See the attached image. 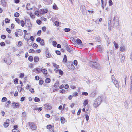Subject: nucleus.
<instances>
[{
  "label": "nucleus",
  "instance_id": "nucleus-31",
  "mask_svg": "<svg viewBox=\"0 0 132 132\" xmlns=\"http://www.w3.org/2000/svg\"><path fill=\"white\" fill-rule=\"evenodd\" d=\"M95 93L94 92H93L90 94V96L91 97H94L95 96Z\"/></svg>",
  "mask_w": 132,
  "mask_h": 132
},
{
  "label": "nucleus",
  "instance_id": "nucleus-4",
  "mask_svg": "<svg viewBox=\"0 0 132 132\" xmlns=\"http://www.w3.org/2000/svg\"><path fill=\"white\" fill-rule=\"evenodd\" d=\"M44 106V108L46 109H50L52 108L51 106L48 103L45 104Z\"/></svg>",
  "mask_w": 132,
  "mask_h": 132
},
{
  "label": "nucleus",
  "instance_id": "nucleus-18",
  "mask_svg": "<svg viewBox=\"0 0 132 132\" xmlns=\"http://www.w3.org/2000/svg\"><path fill=\"white\" fill-rule=\"evenodd\" d=\"M1 2H2V5L4 7L6 6V2L5 0H2Z\"/></svg>",
  "mask_w": 132,
  "mask_h": 132
},
{
  "label": "nucleus",
  "instance_id": "nucleus-5",
  "mask_svg": "<svg viewBox=\"0 0 132 132\" xmlns=\"http://www.w3.org/2000/svg\"><path fill=\"white\" fill-rule=\"evenodd\" d=\"M41 69L39 68H36L33 70V71L36 73H39L41 71Z\"/></svg>",
  "mask_w": 132,
  "mask_h": 132
},
{
  "label": "nucleus",
  "instance_id": "nucleus-51",
  "mask_svg": "<svg viewBox=\"0 0 132 132\" xmlns=\"http://www.w3.org/2000/svg\"><path fill=\"white\" fill-rule=\"evenodd\" d=\"M63 60L65 62H66L67 60V58L66 56L65 55H64V57L63 58Z\"/></svg>",
  "mask_w": 132,
  "mask_h": 132
},
{
  "label": "nucleus",
  "instance_id": "nucleus-52",
  "mask_svg": "<svg viewBox=\"0 0 132 132\" xmlns=\"http://www.w3.org/2000/svg\"><path fill=\"white\" fill-rule=\"evenodd\" d=\"M109 5L111 6L113 4L111 0H110L109 1Z\"/></svg>",
  "mask_w": 132,
  "mask_h": 132
},
{
  "label": "nucleus",
  "instance_id": "nucleus-39",
  "mask_svg": "<svg viewBox=\"0 0 132 132\" xmlns=\"http://www.w3.org/2000/svg\"><path fill=\"white\" fill-rule=\"evenodd\" d=\"M38 47V45L35 43H34L33 45V47L34 48H36Z\"/></svg>",
  "mask_w": 132,
  "mask_h": 132
},
{
  "label": "nucleus",
  "instance_id": "nucleus-17",
  "mask_svg": "<svg viewBox=\"0 0 132 132\" xmlns=\"http://www.w3.org/2000/svg\"><path fill=\"white\" fill-rule=\"evenodd\" d=\"M48 11L47 9H44L41 10V13L42 14H44L45 13H47Z\"/></svg>",
  "mask_w": 132,
  "mask_h": 132
},
{
  "label": "nucleus",
  "instance_id": "nucleus-38",
  "mask_svg": "<svg viewBox=\"0 0 132 132\" xmlns=\"http://www.w3.org/2000/svg\"><path fill=\"white\" fill-rule=\"evenodd\" d=\"M27 26L28 27H30L32 26L30 22H29L27 23Z\"/></svg>",
  "mask_w": 132,
  "mask_h": 132
},
{
  "label": "nucleus",
  "instance_id": "nucleus-47",
  "mask_svg": "<svg viewBox=\"0 0 132 132\" xmlns=\"http://www.w3.org/2000/svg\"><path fill=\"white\" fill-rule=\"evenodd\" d=\"M24 76V74L23 73H22L20 75V77L21 78H23Z\"/></svg>",
  "mask_w": 132,
  "mask_h": 132
},
{
  "label": "nucleus",
  "instance_id": "nucleus-53",
  "mask_svg": "<svg viewBox=\"0 0 132 132\" xmlns=\"http://www.w3.org/2000/svg\"><path fill=\"white\" fill-rule=\"evenodd\" d=\"M12 131L13 132H20V131L18 129H13Z\"/></svg>",
  "mask_w": 132,
  "mask_h": 132
},
{
  "label": "nucleus",
  "instance_id": "nucleus-57",
  "mask_svg": "<svg viewBox=\"0 0 132 132\" xmlns=\"http://www.w3.org/2000/svg\"><path fill=\"white\" fill-rule=\"evenodd\" d=\"M36 22L39 24H40L41 23V21L39 20H37L36 21Z\"/></svg>",
  "mask_w": 132,
  "mask_h": 132
},
{
  "label": "nucleus",
  "instance_id": "nucleus-41",
  "mask_svg": "<svg viewBox=\"0 0 132 132\" xmlns=\"http://www.w3.org/2000/svg\"><path fill=\"white\" fill-rule=\"evenodd\" d=\"M64 31L66 32H68L70 31V29L69 28H65L64 29Z\"/></svg>",
  "mask_w": 132,
  "mask_h": 132
},
{
  "label": "nucleus",
  "instance_id": "nucleus-46",
  "mask_svg": "<svg viewBox=\"0 0 132 132\" xmlns=\"http://www.w3.org/2000/svg\"><path fill=\"white\" fill-rule=\"evenodd\" d=\"M22 117L23 118H25L26 117V114L24 112H23L22 113Z\"/></svg>",
  "mask_w": 132,
  "mask_h": 132
},
{
  "label": "nucleus",
  "instance_id": "nucleus-22",
  "mask_svg": "<svg viewBox=\"0 0 132 132\" xmlns=\"http://www.w3.org/2000/svg\"><path fill=\"white\" fill-rule=\"evenodd\" d=\"M76 41L79 44H81L82 43V42L78 38L77 39Z\"/></svg>",
  "mask_w": 132,
  "mask_h": 132
},
{
  "label": "nucleus",
  "instance_id": "nucleus-20",
  "mask_svg": "<svg viewBox=\"0 0 132 132\" xmlns=\"http://www.w3.org/2000/svg\"><path fill=\"white\" fill-rule=\"evenodd\" d=\"M34 61L35 62H37L39 61V58L37 56H35L34 58Z\"/></svg>",
  "mask_w": 132,
  "mask_h": 132
},
{
  "label": "nucleus",
  "instance_id": "nucleus-37",
  "mask_svg": "<svg viewBox=\"0 0 132 132\" xmlns=\"http://www.w3.org/2000/svg\"><path fill=\"white\" fill-rule=\"evenodd\" d=\"M15 20L17 23L18 24H20V20L18 18H15Z\"/></svg>",
  "mask_w": 132,
  "mask_h": 132
},
{
  "label": "nucleus",
  "instance_id": "nucleus-9",
  "mask_svg": "<svg viewBox=\"0 0 132 132\" xmlns=\"http://www.w3.org/2000/svg\"><path fill=\"white\" fill-rule=\"evenodd\" d=\"M113 82L114 84L116 87V88H119V84L118 81H117L116 80H114L112 81Z\"/></svg>",
  "mask_w": 132,
  "mask_h": 132
},
{
  "label": "nucleus",
  "instance_id": "nucleus-34",
  "mask_svg": "<svg viewBox=\"0 0 132 132\" xmlns=\"http://www.w3.org/2000/svg\"><path fill=\"white\" fill-rule=\"evenodd\" d=\"M68 68L71 70H74L75 69V67H69Z\"/></svg>",
  "mask_w": 132,
  "mask_h": 132
},
{
  "label": "nucleus",
  "instance_id": "nucleus-14",
  "mask_svg": "<svg viewBox=\"0 0 132 132\" xmlns=\"http://www.w3.org/2000/svg\"><path fill=\"white\" fill-rule=\"evenodd\" d=\"M41 71H42L43 74H44L45 75H47V70L45 69H42L41 70Z\"/></svg>",
  "mask_w": 132,
  "mask_h": 132
},
{
  "label": "nucleus",
  "instance_id": "nucleus-13",
  "mask_svg": "<svg viewBox=\"0 0 132 132\" xmlns=\"http://www.w3.org/2000/svg\"><path fill=\"white\" fill-rule=\"evenodd\" d=\"M60 121L61 123L62 124H64L65 122V119L63 117L61 118Z\"/></svg>",
  "mask_w": 132,
  "mask_h": 132
},
{
  "label": "nucleus",
  "instance_id": "nucleus-50",
  "mask_svg": "<svg viewBox=\"0 0 132 132\" xmlns=\"http://www.w3.org/2000/svg\"><path fill=\"white\" fill-rule=\"evenodd\" d=\"M6 38V36L5 35H2L1 36V38L3 39H4Z\"/></svg>",
  "mask_w": 132,
  "mask_h": 132
},
{
  "label": "nucleus",
  "instance_id": "nucleus-30",
  "mask_svg": "<svg viewBox=\"0 0 132 132\" xmlns=\"http://www.w3.org/2000/svg\"><path fill=\"white\" fill-rule=\"evenodd\" d=\"M28 59L29 61L31 62L33 60V57L31 56H30L29 57Z\"/></svg>",
  "mask_w": 132,
  "mask_h": 132
},
{
  "label": "nucleus",
  "instance_id": "nucleus-2",
  "mask_svg": "<svg viewBox=\"0 0 132 132\" xmlns=\"http://www.w3.org/2000/svg\"><path fill=\"white\" fill-rule=\"evenodd\" d=\"M29 124L31 129L32 130H35L37 127L35 124L32 122H30Z\"/></svg>",
  "mask_w": 132,
  "mask_h": 132
},
{
  "label": "nucleus",
  "instance_id": "nucleus-60",
  "mask_svg": "<svg viewBox=\"0 0 132 132\" xmlns=\"http://www.w3.org/2000/svg\"><path fill=\"white\" fill-rule=\"evenodd\" d=\"M82 94V95L85 96H87L88 95V93L87 92H83Z\"/></svg>",
  "mask_w": 132,
  "mask_h": 132
},
{
  "label": "nucleus",
  "instance_id": "nucleus-40",
  "mask_svg": "<svg viewBox=\"0 0 132 132\" xmlns=\"http://www.w3.org/2000/svg\"><path fill=\"white\" fill-rule=\"evenodd\" d=\"M78 93L76 92L74 93L73 94V96H78Z\"/></svg>",
  "mask_w": 132,
  "mask_h": 132
},
{
  "label": "nucleus",
  "instance_id": "nucleus-64",
  "mask_svg": "<svg viewBox=\"0 0 132 132\" xmlns=\"http://www.w3.org/2000/svg\"><path fill=\"white\" fill-rule=\"evenodd\" d=\"M5 23H7L9 22L10 20H8V18H6L5 19Z\"/></svg>",
  "mask_w": 132,
  "mask_h": 132
},
{
  "label": "nucleus",
  "instance_id": "nucleus-63",
  "mask_svg": "<svg viewBox=\"0 0 132 132\" xmlns=\"http://www.w3.org/2000/svg\"><path fill=\"white\" fill-rule=\"evenodd\" d=\"M53 44L54 46H56L57 44V42L55 41H53Z\"/></svg>",
  "mask_w": 132,
  "mask_h": 132
},
{
  "label": "nucleus",
  "instance_id": "nucleus-58",
  "mask_svg": "<svg viewBox=\"0 0 132 132\" xmlns=\"http://www.w3.org/2000/svg\"><path fill=\"white\" fill-rule=\"evenodd\" d=\"M34 50L33 49H31L29 50V52L30 53L34 52Z\"/></svg>",
  "mask_w": 132,
  "mask_h": 132
},
{
  "label": "nucleus",
  "instance_id": "nucleus-61",
  "mask_svg": "<svg viewBox=\"0 0 132 132\" xmlns=\"http://www.w3.org/2000/svg\"><path fill=\"white\" fill-rule=\"evenodd\" d=\"M111 78L112 79V81L114 80H116V79L115 78V77L114 75H112L111 76Z\"/></svg>",
  "mask_w": 132,
  "mask_h": 132
},
{
  "label": "nucleus",
  "instance_id": "nucleus-11",
  "mask_svg": "<svg viewBox=\"0 0 132 132\" xmlns=\"http://www.w3.org/2000/svg\"><path fill=\"white\" fill-rule=\"evenodd\" d=\"M54 71L56 72H57L58 71L60 75H62L63 74V72L61 70L58 69L57 68H56V69H54Z\"/></svg>",
  "mask_w": 132,
  "mask_h": 132
},
{
  "label": "nucleus",
  "instance_id": "nucleus-23",
  "mask_svg": "<svg viewBox=\"0 0 132 132\" xmlns=\"http://www.w3.org/2000/svg\"><path fill=\"white\" fill-rule=\"evenodd\" d=\"M19 34V35L21 36L22 35V31L20 29H19L18 31L17 32Z\"/></svg>",
  "mask_w": 132,
  "mask_h": 132
},
{
  "label": "nucleus",
  "instance_id": "nucleus-15",
  "mask_svg": "<svg viewBox=\"0 0 132 132\" xmlns=\"http://www.w3.org/2000/svg\"><path fill=\"white\" fill-rule=\"evenodd\" d=\"M97 47L99 49V51L101 53L103 50V49L102 46L100 45H98L97 46Z\"/></svg>",
  "mask_w": 132,
  "mask_h": 132
},
{
  "label": "nucleus",
  "instance_id": "nucleus-54",
  "mask_svg": "<svg viewBox=\"0 0 132 132\" xmlns=\"http://www.w3.org/2000/svg\"><path fill=\"white\" fill-rule=\"evenodd\" d=\"M46 27H44L42 28V29L43 31L45 32L46 30Z\"/></svg>",
  "mask_w": 132,
  "mask_h": 132
},
{
  "label": "nucleus",
  "instance_id": "nucleus-36",
  "mask_svg": "<svg viewBox=\"0 0 132 132\" xmlns=\"http://www.w3.org/2000/svg\"><path fill=\"white\" fill-rule=\"evenodd\" d=\"M40 44L42 45H44V40L43 39L40 42Z\"/></svg>",
  "mask_w": 132,
  "mask_h": 132
},
{
  "label": "nucleus",
  "instance_id": "nucleus-28",
  "mask_svg": "<svg viewBox=\"0 0 132 132\" xmlns=\"http://www.w3.org/2000/svg\"><path fill=\"white\" fill-rule=\"evenodd\" d=\"M20 24L22 27H24L25 24L24 21L23 20H21L20 21Z\"/></svg>",
  "mask_w": 132,
  "mask_h": 132
},
{
  "label": "nucleus",
  "instance_id": "nucleus-26",
  "mask_svg": "<svg viewBox=\"0 0 132 132\" xmlns=\"http://www.w3.org/2000/svg\"><path fill=\"white\" fill-rule=\"evenodd\" d=\"M7 99L5 97H3L1 100V101L2 102H4L7 101Z\"/></svg>",
  "mask_w": 132,
  "mask_h": 132
},
{
  "label": "nucleus",
  "instance_id": "nucleus-7",
  "mask_svg": "<svg viewBox=\"0 0 132 132\" xmlns=\"http://www.w3.org/2000/svg\"><path fill=\"white\" fill-rule=\"evenodd\" d=\"M80 10L82 13L85 12L86 11L85 6L83 5H81L80 6Z\"/></svg>",
  "mask_w": 132,
  "mask_h": 132
},
{
  "label": "nucleus",
  "instance_id": "nucleus-24",
  "mask_svg": "<svg viewBox=\"0 0 132 132\" xmlns=\"http://www.w3.org/2000/svg\"><path fill=\"white\" fill-rule=\"evenodd\" d=\"M113 43L114 44L115 48L116 49H117L118 48V45L116 42L115 41L113 42Z\"/></svg>",
  "mask_w": 132,
  "mask_h": 132
},
{
  "label": "nucleus",
  "instance_id": "nucleus-48",
  "mask_svg": "<svg viewBox=\"0 0 132 132\" xmlns=\"http://www.w3.org/2000/svg\"><path fill=\"white\" fill-rule=\"evenodd\" d=\"M19 14L18 12L15 13L14 14V16L15 17H17L19 16Z\"/></svg>",
  "mask_w": 132,
  "mask_h": 132
},
{
  "label": "nucleus",
  "instance_id": "nucleus-62",
  "mask_svg": "<svg viewBox=\"0 0 132 132\" xmlns=\"http://www.w3.org/2000/svg\"><path fill=\"white\" fill-rule=\"evenodd\" d=\"M52 127V125H49L47 126V129H50Z\"/></svg>",
  "mask_w": 132,
  "mask_h": 132
},
{
  "label": "nucleus",
  "instance_id": "nucleus-3",
  "mask_svg": "<svg viewBox=\"0 0 132 132\" xmlns=\"http://www.w3.org/2000/svg\"><path fill=\"white\" fill-rule=\"evenodd\" d=\"M12 106L14 108H18L19 107L20 105L18 103L13 102L12 103Z\"/></svg>",
  "mask_w": 132,
  "mask_h": 132
},
{
  "label": "nucleus",
  "instance_id": "nucleus-19",
  "mask_svg": "<svg viewBox=\"0 0 132 132\" xmlns=\"http://www.w3.org/2000/svg\"><path fill=\"white\" fill-rule=\"evenodd\" d=\"M88 101L87 99L85 100L83 103V106L85 107L86 105L88 104Z\"/></svg>",
  "mask_w": 132,
  "mask_h": 132
},
{
  "label": "nucleus",
  "instance_id": "nucleus-55",
  "mask_svg": "<svg viewBox=\"0 0 132 132\" xmlns=\"http://www.w3.org/2000/svg\"><path fill=\"white\" fill-rule=\"evenodd\" d=\"M128 104L127 103L125 102V106L127 109L128 108Z\"/></svg>",
  "mask_w": 132,
  "mask_h": 132
},
{
  "label": "nucleus",
  "instance_id": "nucleus-44",
  "mask_svg": "<svg viewBox=\"0 0 132 132\" xmlns=\"http://www.w3.org/2000/svg\"><path fill=\"white\" fill-rule=\"evenodd\" d=\"M0 45L1 46H4L5 45V43L3 42H1L0 43Z\"/></svg>",
  "mask_w": 132,
  "mask_h": 132
},
{
  "label": "nucleus",
  "instance_id": "nucleus-59",
  "mask_svg": "<svg viewBox=\"0 0 132 132\" xmlns=\"http://www.w3.org/2000/svg\"><path fill=\"white\" fill-rule=\"evenodd\" d=\"M70 87L72 89H75L76 88V87L74 86L73 85H71L70 86Z\"/></svg>",
  "mask_w": 132,
  "mask_h": 132
},
{
  "label": "nucleus",
  "instance_id": "nucleus-32",
  "mask_svg": "<svg viewBox=\"0 0 132 132\" xmlns=\"http://www.w3.org/2000/svg\"><path fill=\"white\" fill-rule=\"evenodd\" d=\"M46 56L47 58H49L51 57V54L48 52L46 53Z\"/></svg>",
  "mask_w": 132,
  "mask_h": 132
},
{
  "label": "nucleus",
  "instance_id": "nucleus-27",
  "mask_svg": "<svg viewBox=\"0 0 132 132\" xmlns=\"http://www.w3.org/2000/svg\"><path fill=\"white\" fill-rule=\"evenodd\" d=\"M30 4L29 3H28L27 5L26 8L27 10H30L31 8L30 7Z\"/></svg>",
  "mask_w": 132,
  "mask_h": 132
},
{
  "label": "nucleus",
  "instance_id": "nucleus-45",
  "mask_svg": "<svg viewBox=\"0 0 132 132\" xmlns=\"http://www.w3.org/2000/svg\"><path fill=\"white\" fill-rule=\"evenodd\" d=\"M65 92V90L64 89L61 90L60 91V93H64Z\"/></svg>",
  "mask_w": 132,
  "mask_h": 132
},
{
  "label": "nucleus",
  "instance_id": "nucleus-10",
  "mask_svg": "<svg viewBox=\"0 0 132 132\" xmlns=\"http://www.w3.org/2000/svg\"><path fill=\"white\" fill-rule=\"evenodd\" d=\"M65 47L66 48L68 52H69L70 53H73V51L69 48L68 45H66L65 46Z\"/></svg>",
  "mask_w": 132,
  "mask_h": 132
},
{
  "label": "nucleus",
  "instance_id": "nucleus-1",
  "mask_svg": "<svg viewBox=\"0 0 132 132\" xmlns=\"http://www.w3.org/2000/svg\"><path fill=\"white\" fill-rule=\"evenodd\" d=\"M102 101V99L101 97H98L95 100L93 104V106L96 108L100 104Z\"/></svg>",
  "mask_w": 132,
  "mask_h": 132
},
{
  "label": "nucleus",
  "instance_id": "nucleus-49",
  "mask_svg": "<svg viewBox=\"0 0 132 132\" xmlns=\"http://www.w3.org/2000/svg\"><path fill=\"white\" fill-rule=\"evenodd\" d=\"M44 81L42 80H40L39 81V83L40 85H42Z\"/></svg>",
  "mask_w": 132,
  "mask_h": 132
},
{
  "label": "nucleus",
  "instance_id": "nucleus-33",
  "mask_svg": "<svg viewBox=\"0 0 132 132\" xmlns=\"http://www.w3.org/2000/svg\"><path fill=\"white\" fill-rule=\"evenodd\" d=\"M13 80H14V83L15 84H16L18 83V79L16 78V79H14Z\"/></svg>",
  "mask_w": 132,
  "mask_h": 132
},
{
  "label": "nucleus",
  "instance_id": "nucleus-12",
  "mask_svg": "<svg viewBox=\"0 0 132 132\" xmlns=\"http://www.w3.org/2000/svg\"><path fill=\"white\" fill-rule=\"evenodd\" d=\"M120 51L123 52L126 51L125 47L124 45L121 46L120 47Z\"/></svg>",
  "mask_w": 132,
  "mask_h": 132
},
{
  "label": "nucleus",
  "instance_id": "nucleus-43",
  "mask_svg": "<svg viewBox=\"0 0 132 132\" xmlns=\"http://www.w3.org/2000/svg\"><path fill=\"white\" fill-rule=\"evenodd\" d=\"M40 38L38 37L36 39V41L38 42H40V41L42 40Z\"/></svg>",
  "mask_w": 132,
  "mask_h": 132
},
{
  "label": "nucleus",
  "instance_id": "nucleus-8",
  "mask_svg": "<svg viewBox=\"0 0 132 132\" xmlns=\"http://www.w3.org/2000/svg\"><path fill=\"white\" fill-rule=\"evenodd\" d=\"M4 61H5V62L8 65H10L11 62V60L9 58H8L6 60H4Z\"/></svg>",
  "mask_w": 132,
  "mask_h": 132
},
{
  "label": "nucleus",
  "instance_id": "nucleus-16",
  "mask_svg": "<svg viewBox=\"0 0 132 132\" xmlns=\"http://www.w3.org/2000/svg\"><path fill=\"white\" fill-rule=\"evenodd\" d=\"M116 17H114L113 20L114 22V24H116V25L118 26L119 25V22L118 19L116 21Z\"/></svg>",
  "mask_w": 132,
  "mask_h": 132
},
{
  "label": "nucleus",
  "instance_id": "nucleus-35",
  "mask_svg": "<svg viewBox=\"0 0 132 132\" xmlns=\"http://www.w3.org/2000/svg\"><path fill=\"white\" fill-rule=\"evenodd\" d=\"M53 9H55L57 10L58 9V8L57 5L55 4H54L53 5Z\"/></svg>",
  "mask_w": 132,
  "mask_h": 132
},
{
  "label": "nucleus",
  "instance_id": "nucleus-56",
  "mask_svg": "<svg viewBox=\"0 0 132 132\" xmlns=\"http://www.w3.org/2000/svg\"><path fill=\"white\" fill-rule=\"evenodd\" d=\"M81 111V109H80L79 110L77 113V114L78 115H80V114Z\"/></svg>",
  "mask_w": 132,
  "mask_h": 132
},
{
  "label": "nucleus",
  "instance_id": "nucleus-42",
  "mask_svg": "<svg viewBox=\"0 0 132 132\" xmlns=\"http://www.w3.org/2000/svg\"><path fill=\"white\" fill-rule=\"evenodd\" d=\"M77 63H78V62H77V60H75L74 61L73 64H74V65H75V66L77 65Z\"/></svg>",
  "mask_w": 132,
  "mask_h": 132
},
{
  "label": "nucleus",
  "instance_id": "nucleus-6",
  "mask_svg": "<svg viewBox=\"0 0 132 132\" xmlns=\"http://www.w3.org/2000/svg\"><path fill=\"white\" fill-rule=\"evenodd\" d=\"M10 121V120L9 119H7L6 120V122H5L4 124V126L5 127H7L9 125Z\"/></svg>",
  "mask_w": 132,
  "mask_h": 132
},
{
  "label": "nucleus",
  "instance_id": "nucleus-29",
  "mask_svg": "<svg viewBox=\"0 0 132 132\" xmlns=\"http://www.w3.org/2000/svg\"><path fill=\"white\" fill-rule=\"evenodd\" d=\"M34 101L35 102H38L40 101V100L39 98L36 97L35 98Z\"/></svg>",
  "mask_w": 132,
  "mask_h": 132
},
{
  "label": "nucleus",
  "instance_id": "nucleus-21",
  "mask_svg": "<svg viewBox=\"0 0 132 132\" xmlns=\"http://www.w3.org/2000/svg\"><path fill=\"white\" fill-rule=\"evenodd\" d=\"M59 86V83L58 82H56L54 85V87L55 88H57Z\"/></svg>",
  "mask_w": 132,
  "mask_h": 132
},
{
  "label": "nucleus",
  "instance_id": "nucleus-25",
  "mask_svg": "<svg viewBox=\"0 0 132 132\" xmlns=\"http://www.w3.org/2000/svg\"><path fill=\"white\" fill-rule=\"evenodd\" d=\"M50 81L51 80L50 79L48 78H47L45 81V82L47 83H49Z\"/></svg>",
  "mask_w": 132,
  "mask_h": 132
}]
</instances>
